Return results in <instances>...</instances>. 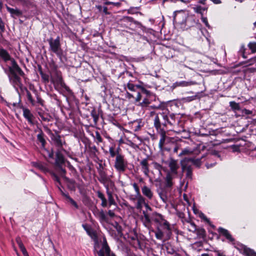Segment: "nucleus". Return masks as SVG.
I'll return each mask as SVG.
<instances>
[{"label": "nucleus", "mask_w": 256, "mask_h": 256, "mask_svg": "<svg viewBox=\"0 0 256 256\" xmlns=\"http://www.w3.org/2000/svg\"><path fill=\"white\" fill-rule=\"evenodd\" d=\"M51 79L52 82L56 88L64 86V84L63 82L62 75L58 72L56 71L54 74L52 76Z\"/></svg>", "instance_id": "obj_9"}, {"label": "nucleus", "mask_w": 256, "mask_h": 256, "mask_svg": "<svg viewBox=\"0 0 256 256\" xmlns=\"http://www.w3.org/2000/svg\"><path fill=\"white\" fill-rule=\"evenodd\" d=\"M96 139L98 142H102V138H101L100 134L98 132H96Z\"/></svg>", "instance_id": "obj_51"}, {"label": "nucleus", "mask_w": 256, "mask_h": 256, "mask_svg": "<svg viewBox=\"0 0 256 256\" xmlns=\"http://www.w3.org/2000/svg\"><path fill=\"white\" fill-rule=\"evenodd\" d=\"M202 20L205 24L206 26L210 28V25L208 23V20H207L206 18L202 16Z\"/></svg>", "instance_id": "obj_50"}, {"label": "nucleus", "mask_w": 256, "mask_h": 256, "mask_svg": "<svg viewBox=\"0 0 256 256\" xmlns=\"http://www.w3.org/2000/svg\"><path fill=\"white\" fill-rule=\"evenodd\" d=\"M248 47L252 53L256 52V42H251L248 44Z\"/></svg>", "instance_id": "obj_36"}, {"label": "nucleus", "mask_w": 256, "mask_h": 256, "mask_svg": "<svg viewBox=\"0 0 256 256\" xmlns=\"http://www.w3.org/2000/svg\"><path fill=\"white\" fill-rule=\"evenodd\" d=\"M44 136V134L42 130L37 135L38 141L41 144L42 148H44L46 142Z\"/></svg>", "instance_id": "obj_20"}, {"label": "nucleus", "mask_w": 256, "mask_h": 256, "mask_svg": "<svg viewBox=\"0 0 256 256\" xmlns=\"http://www.w3.org/2000/svg\"><path fill=\"white\" fill-rule=\"evenodd\" d=\"M90 114L94 120V124L96 125L98 120L99 118V116L97 114V112L95 110H92L90 112Z\"/></svg>", "instance_id": "obj_29"}, {"label": "nucleus", "mask_w": 256, "mask_h": 256, "mask_svg": "<svg viewBox=\"0 0 256 256\" xmlns=\"http://www.w3.org/2000/svg\"><path fill=\"white\" fill-rule=\"evenodd\" d=\"M98 196L102 200V206L103 207H106L107 206V200L106 198H104V195L102 192L100 191L97 192Z\"/></svg>", "instance_id": "obj_24"}, {"label": "nucleus", "mask_w": 256, "mask_h": 256, "mask_svg": "<svg viewBox=\"0 0 256 256\" xmlns=\"http://www.w3.org/2000/svg\"><path fill=\"white\" fill-rule=\"evenodd\" d=\"M206 0H199V2L202 4H206Z\"/></svg>", "instance_id": "obj_61"}, {"label": "nucleus", "mask_w": 256, "mask_h": 256, "mask_svg": "<svg viewBox=\"0 0 256 256\" xmlns=\"http://www.w3.org/2000/svg\"><path fill=\"white\" fill-rule=\"evenodd\" d=\"M144 195L146 196L148 199H152L153 196V194L151 190L146 186H144L142 189Z\"/></svg>", "instance_id": "obj_19"}, {"label": "nucleus", "mask_w": 256, "mask_h": 256, "mask_svg": "<svg viewBox=\"0 0 256 256\" xmlns=\"http://www.w3.org/2000/svg\"><path fill=\"white\" fill-rule=\"evenodd\" d=\"M160 113L158 114L156 116H155L154 120V126L156 129L158 130L161 129V124L160 122V119L159 117Z\"/></svg>", "instance_id": "obj_26"}, {"label": "nucleus", "mask_w": 256, "mask_h": 256, "mask_svg": "<svg viewBox=\"0 0 256 256\" xmlns=\"http://www.w3.org/2000/svg\"><path fill=\"white\" fill-rule=\"evenodd\" d=\"M230 106L233 110H239L240 109L239 104L236 103L234 101L230 102Z\"/></svg>", "instance_id": "obj_30"}, {"label": "nucleus", "mask_w": 256, "mask_h": 256, "mask_svg": "<svg viewBox=\"0 0 256 256\" xmlns=\"http://www.w3.org/2000/svg\"><path fill=\"white\" fill-rule=\"evenodd\" d=\"M21 251L22 252H24L26 251V248H24V246H23L22 247V248H20Z\"/></svg>", "instance_id": "obj_63"}, {"label": "nucleus", "mask_w": 256, "mask_h": 256, "mask_svg": "<svg viewBox=\"0 0 256 256\" xmlns=\"http://www.w3.org/2000/svg\"><path fill=\"white\" fill-rule=\"evenodd\" d=\"M126 97L129 99H130L132 98H133V96L130 94L128 92H126Z\"/></svg>", "instance_id": "obj_57"}, {"label": "nucleus", "mask_w": 256, "mask_h": 256, "mask_svg": "<svg viewBox=\"0 0 256 256\" xmlns=\"http://www.w3.org/2000/svg\"><path fill=\"white\" fill-rule=\"evenodd\" d=\"M192 153V152L188 148H184L182 150V152L178 154L179 156H183L190 155Z\"/></svg>", "instance_id": "obj_33"}, {"label": "nucleus", "mask_w": 256, "mask_h": 256, "mask_svg": "<svg viewBox=\"0 0 256 256\" xmlns=\"http://www.w3.org/2000/svg\"><path fill=\"white\" fill-rule=\"evenodd\" d=\"M38 114L41 118L42 120L46 122H48L50 121V116L48 114L38 112Z\"/></svg>", "instance_id": "obj_23"}, {"label": "nucleus", "mask_w": 256, "mask_h": 256, "mask_svg": "<svg viewBox=\"0 0 256 256\" xmlns=\"http://www.w3.org/2000/svg\"><path fill=\"white\" fill-rule=\"evenodd\" d=\"M26 96L28 100L32 104H34V100L32 99V96L30 92H27Z\"/></svg>", "instance_id": "obj_42"}, {"label": "nucleus", "mask_w": 256, "mask_h": 256, "mask_svg": "<svg viewBox=\"0 0 256 256\" xmlns=\"http://www.w3.org/2000/svg\"><path fill=\"white\" fill-rule=\"evenodd\" d=\"M113 226L114 227L117 231V236H122V226L116 222L113 223Z\"/></svg>", "instance_id": "obj_28"}, {"label": "nucleus", "mask_w": 256, "mask_h": 256, "mask_svg": "<svg viewBox=\"0 0 256 256\" xmlns=\"http://www.w3.org/2000/svg\"><path fill=\"white\" fill-rule=\"evenodd\" d=\"M142 90L144 92L146 93V94H148V91L147 90H146V89H144V88H142Z\"/></svg>", "instance_id": "obj_64"}, {"label": "nucleus", "mask_w": 256, "mask_h": 256, "mask_svg": "<svg viewBox=\"0 0 256 256\" xmlns=\"http://www.w3.org/2000/svg\"><path fill=\"white\" fill-rule=\"evenodd\" d=\"M42 78L44 80V82L48 81V76L47 74H43L42 72H40Z\"/></svg>", "instance_id": "obj_49"}, {"label": "nucleus", "mask_w": 256, "mask_h": 256, "mask_svg": "<svg viewBox=\"0 0 256 256\" xmlns=\"http://www.w3.org/2000/svg\"><path fill=\"white\" fill-rule=\"evenodd\" d=\"M163 236H164L163 232L160 229H158V230L156 232V237L158 239L162 240Z\"/></svg>", "instance_id": "obj_38"}, {"label": "nucleus", "mask_w": 256, "mask_h": 256, "mask_svg": "<svg viewBox=\"0 0 256 256\" xmlns=\"http://www.w3.org/2000/svg\"><path fill=\"white\" fill-rule=\"evenodd\" d=\"M144 203V198L140 195H138L137 208H140L142 206V204Z\"/></svg>", "instance_id": "obj_34"}, {"label": "nucleus", "mask_w": 256, "mask_h": 256, "mask_svg": "<svg viewBox=\"0 0 256 256\" xmlns=\"http://www.w3.org/2000/svg\"><path fill=\"white\" fill-rule=\"evenodd\" d=\"M178 149H179L178 146H176L174 148V152H176V153L178 152Z\"/></svg>", "instance_id": "obj_59"}, {"label": "nucleus", "mask_w": 256, "mask_h": 256, "mask_svg": "<svg viewBox=\"0 0 256 256\" xmlns=\"http://www.w3.org/2000/svg\"><path fill=\"white\" fill-rule=\"evenodd\" d=\"M34 166L38 168H39L40 170L44 172H47L49 171L48 168L46 166L40 162H34Z\"/></svg>", "instance_id": "obj_22"}, {"label": "nucleus", "mask_w": 256, "mask_h": 256, "mask_svg": "<svg viewBox=\"0 0 256 256\" xmlns=\"http://www.w3.org/2000/svg\"><path fill=\"white\" fill-rule=\"evenodd\" d=\"M197 236L200 238H206V230L204 228L196 229L195 231Z\"/></svg>", "instance_id": "obj_25"}, {"label": "nucleus", "mask_w": 256, "mask_h": 256, "mask_svg": "<svg viewBox=\"0 0 256 256\" xmlns=\"http://www.w3.org/2000/svg\"><path fill=\"white\" fill-rule=\"evenodd\" d=\"M37 102L40 104L41 106H44V100L40 98H37Z\"/></svg>", "instance_id": "obj_55"}, {"label": "nucleus", "mask_w": 256, "mask_h": 256, "mask_svg": "<svg viewBox=\"0 0 256 256\" xmlns=\"http://www.w3.org/2000/svg\"><path fill=\"white\" fill-rule=\"evenodd\" d=\"M64 163V158L61 153V150H58L56 152V166H60Z\"/></svg>", "instance_id": "obj_14"}, {"label": "nucleus", "mask_w": 256, "mask_h": 256, "mask_svg": "<svg viewBox=\"0 0 256 256\" xmlns=\"http://www.w3.org/2000/svg\"><path fill=\"white\" fill-rule=\"evenodd\" d=\"M207 8H202L200 6H198L194 8L196 12L202 14V11L207 10Z\"/></svg>", "instance_id": "obj_37"}, {"label": "nucleus", "mask_w": 256, "mask_h": 256, "mask_svg": "<svg viewBox=\"0 0 256 256\" xmlns=\"http://www.w3.org/2000/svg\"><path fill=\"white\" fill-rule=\"evenodd\" d=\"M98 248H99L98 240V238H96L94 239V249H95V250H98Z\"/></svg>", "instance_id": "obj_52"}, {"label": "nucleus", "mask_w": 256, "mask_h": 256, "mask_svg": "<svg viewBox=\"0 0 256 256\" xmlns=\"http://www.w3.org/2000/svg\"><path fill=\"white\" fill-rule=\"evenodd\" d=\"M142 170L145 175L148 176L149 173L148 164L147 159L145 158L140 162Z\"/></svg>", "instance_id": "obj_17"}, {"label": "nucleus", "mask_w": 256, "mask_h": 256, "mask_svg": "<svg viewBox=\"0 0 256 256\" xmlns=\"http://www.w3.org/2000/svg\"><path fill=\"white\" fill-rule=\"evenodd\" d=\"M98 216L101 222L104 224H109L107 216L103 210L100 211Z\"/></svg>", "instance_id": "obj_21"}, {"label": "nucleus", "mask_w": 256, "mask_h": 256, "mask_svg": "<svg viewBox=\"0 0 256 256\" xmlns=\"http://www.w3.org/2000/svg\"><path fill=\"white\" fill-rule=\"evenodd\" d=\"M68 200L70 204L71 205L74 206L76 208L78 209V205L76 202H75L72 198H71L69 196H66V198Z\"/></svg>", "instance_id": "obj_35"}, {"label": "nucleus", "mask_w": 256, "mask_h": 256, "mask_svg": "<svg viewBox=\"0 0 256 256\" xmlns=\"http://www.w3.org/2000/svg\"><path fill=\"white\" fill-rule=\"evenodd\" d=\"M158 133L160 135V140L158 146L161 151L163 150V147L165 143L166 138V132L164 129L159 130Z\"/></svg>", "instance_id": "obj_12"}, {"label": "nucleus", "mask_w": 256, "mask_h": 256, "mask_svg": "<svg viewBox=\"0 0 256 256\" xmlns=\"http://www.w3.org/2000/svg\"><path fill=\"white\" fill-rule=\"evenodd\" d=\"M56 186L58 187V190H60V192L61 194H62V196H64L66 198V196H69L68 194H66V193H64V192H63V190H62L61 188H60V185H59V184L58 185V184H56Z\"/></svg>", "instance_id": "obj_45"}, {"label": "nucleus", "mask_w": 256, "mask_h": 256, "mask_svg": "<svg viewBox=\"0 0 256 256\" xmlns=\"http://www.w3.org/2000/svg\"><path fill=\"white\" fill-rule=\"evenodd\" d=\"M8 78L10 84L17 91H18L19 88H22V84L21 82V78L18 74L9 76Z\"/></svg>", "instance_id": "obj_10"}, {"label": "nucleus", "mask_w": 256, "mask_h": 256, "mask_svg": "<svg viewBox=\"0 0 256 256\" xmlns=\"http://www.w3.org/2000/svg\"><path fill=\"white\" fill-rule=\"evenodd\" d=\"M52 140L56 146L58 148V150H65L62 148L64 144H66L64 140L60 136L57 134H52L50 135Z\"/></svg>", "instance_id": "obj_6"}, {"label": "nucleus", "mask_w": 256, "mask_h": 256, "mask_svg": "<svg viewBox=\"0 0 256 256\" xmlns=\"http://www.w3.org/2000/svg\"><path fill=\"white\" fill-rule=\"evenodd\" d=\"M150 104V100L148 98H144L142 102L140 103V106L142 107H146Z\"/></svg>", "instance_id": "obj_40"}, {"label": "nucleus", "mask_w": 256, "mask_h": 256, "mask_svg": "<svg viewBox=\"0 0 256 256\" xmlns=\"http://www.w3.org/2000/svg\"><path fill=\"white\" fill-rule=\"evenodd\" d=\"M132 76V74L130 72L128 71H126L120 76L118 78L120 80L121 79L124 80L123 86L124 88H126V86L127 85L128 88L130 90L134 91L136 86L130 83L131 80L130 78Z\"/></svg>", "instance_id": "obj_4"}, {"label": "nucleus", "mask_w": 256, "mask_h": 256, "mask_svg": "<svg viewBox=\"0 0 256 256\" xmlns=\"http://www.w3.org/2000/svg\"><path fill=\"white\" fill-rule=\"evenodd\" d=\"M159 195L162 200L164 202H166L168 200V198L166 196L164 192L159 193Z\"/></svg>", "instance_id": "obj_43"}, {"label": "nucleus", "mask_w": 256, "mask_h": 256, "mask_svg": "<svg viewBox=\"0 0 256 256\" xmlns=\"http://www.w3.org/2000/svg\"><path fill=\"white\" fill-rule=\"evenodd\" d=\"M154 168H156V170H158L160 171H160L162 168V166L157 162H154Z\"/></svg>", "instance_id": "obj_46"}, {"label": "nucleus", "mask_w": 256, "mask_h": 256, "mask_svg": "<svg viewBox=\"0 0 256 256\" xmlns=\"http://www.w3.org/2000/svg\"><path fill=\"white\" fill-rule=\"evenodd\" d=\"M22 254L24 256H28V253L26 250V251L24 252H22Z\"/></svg>", "instance_id": "obj_62"}, {"label": "nucleus", "mask_w": 256, "mask_h": 256, "mask_svg": "<svg viewBox=\"0 0 256 256\" xmlns=\"http://www.w3.org/2000/svg\"><path fill=\"white\" fill-rule=\"evenodd\" d=\"M168 164L170 171L167 172L165 178L166 186L170 188L173 185L172 180L178 174L179 165L178 160L174 158H170Z\"/></svg>", "instance_id": "obj_1"}, {"label": "nucleus", "mask_w": 256, "mask_h": 256, "mask_svg": "<svg viewBox=\"0 0 256 256\" xmlns=\"http://www.w3.org/2000/svg\"><path fill=\"white\" fill-rule=\"evenodd\" d=\"M10 63L11 65L8 66V69L11 75L18 74L20 76H23L24 74V72L14 58L11 60Z\"/></svg>", "instance_id": "obj_8"}, {"label": "nucleus", "mask_w": 256, "mask_h": 256, "mask_svg": "<svg viewBox=\"0 0 256 256\" xmlns=\"http://www.w3.org/2000/svg\"><path fill=\"white\" fill-rule=\"evenodd\" d=\"M102 242V248L98 251V256H110V249L108 246L105 237L102 238V240H100Z\"/></svg>", "instance_id": "obj_7"}, {"label": "nucleus", "mask_w": 256, "mask_h": 256, "mask_svg": "<svg viewBox=\"0 0 256 256\" xmlns=\"http://www.w3.org/2000/svg\"><path fill=\"white\" fill-rule=\"evenodd\" d=\"M50 174H51L52 176L53 180L55 182H58L59 185H60L61 183L60 182V180L59 178L58 177V176L53 172H50Z\"/></svg>", "instance_id": "obj_41"}, {"label": "nucleus", "mask_w": 256, "mask_h": 256, "mask_svg": "<svg viewBox=\"0 0 256 256\" xmlns=\"http://www.w3.org/2000/svg\"><path fill=\"white\" fill-rule=\"evenodd\" d=\"M187 229L190 232H195L196 230V226L194 222H188L187 225Z\"/></svg>", "instance_id": "obj_31"}, {"label": "nucleus", "mask_w": 256, "mask_h": 256, "mask_svg": "<svg viewBox=\"0 0 256 256\" xmlns=\"http://www.w3.org/2000/svg\"><path fill=\"white\" fill-rule=\"evenodd\" d=\"M113 156H115L114 167L120 172H124L126 168L127 162L124 158V156L119 152L114 153L113 151Z\"/></svg>", "instance_id": "obj_3"}, {"label": "nucleus", "mask_w": 256, "mask_h": 256, "mask_svg": "<svg viewBox=\"0 0 256 256\" xmlns=\"http://www.w3.org/2000/svg\"><path fill=\"white\" fill-rule=\"evenodd\" d=\"M16 242L20 248H22V247L24 246L20 238H16Z\"/></svg>", "instance_id": "obj_48"}, {"label": "nucleus", "mask_w": 256, "mask_h": 256, "mask_svg": "<svg viewBox=\"0 0 256 256\" xmlns=\"http://www.w3.org/2000/svg\"><path fill=\"white\" fill-rule=\"evenodd\" d=\"M132 186H133V187L136 191V194L138 196V195H140V190H139V188H138V184H136V183H134L132 184Z\"/></svg>", "instance_id": "obj_44"}, {"label": "nucleus", "mask_w": 256, "mask_h": 256, "mask_svg": "<svg viewBox=\"0 0 256 256\" xmlns=\"http://www.w3.org/2000/svg\"><path fill=\"white\" fill-rule=\"evenodd\" d=\"M195 84H196V82H192V81H189V82L182 81V82H176L172 84V85L171 86V88L172 90H174L178 86L186 87V86L193 85Z\"/></svg>", "instance_id": "obj_13"}, {"label": "nucleus", "mask_w": 256, "mask_h": 256, "mask_svg": "<svg viewBox=\"0 0 256 256\" xmlns=\"http://www.w3.org/2000/svg\"><path fill=\"white\" fill-rule=\"evenodd\" d=\"M160 116L164 120V122H162V124L164 126H166L167 124H170V122L168 121V116L166 114H165L164 113H160Z\"/></svg>", "instance_id": "obj_32"}, {"label": "nucleus", "mask_w": 256, "mask_h": 256, "mask_svg": "<svg viewBox=\"0 0 256 256\" xmlns=\"http://www.w3.org/2000/svg\"><path fill=\"white\" fill-rule=\"evenodd\" d=\"M164 229L168 231V233H170V228L168 222L165 221L162 225Z\"/></svg>", "instance_id": "obj_39"}, {"label": "nucleus", "mask_w": 256, "mask_h": 256, "mask_svg": "<svg viewBox=\"0 0 256 256\" xmlns=\"http://www.w3.org/2000/svg\"><path fill=\"white\" fill-rule=\"evenodd\" d=\"M48 42L50 45V50L56 54L58 57L61 58L62 50L61 48L60 36H57L55 40L50 38L48 40Z\"/></svg>", "instance_id": "obj_2"}, {"label": "nucleus", "mask_w": 256, "mask_h": 256, "mask_svg": "<svg viewBox=\"0 0 256 256\" xmlns=\"http://www.w3.org/2000/svg\"><path fill=\"white\" fill-rule=\"evenodd\" d=\"M182 170L183 172H186V178L191 180L192 176V166L188 164V160H182L180 161Z\"/></svg>", "instance_id": "obj_5"}, {"label": "nucleus", "mask_w": 256, "mask_h": 256, "mask_svg": "<svg viewBox=\"0 0 256 256\" xmlns=\"http://www.w3.org/2000/svg\"><path fill=\"white\" fill-rule=\"evenodd\" d=\"M108 204H109V205L110 206L111 205H112V195L111 194L108 192Z\"/></svg>", "instance_id": "obj_53"}, {"label": "nucleus", "mask_w": 256, "mask_h": 256, "mask_svg": "<svg viewBox=\"0 0 256 256\" xmlns=\"http://www.w3.org/2000/svg\"><path fill=\"white\" fill-rule=\"evenodd\" d=\"M196 98V96H188L184 98V100L185 102H190L194 100H195Z\"/></svg>", "instance_id": "obj_47"}, {"label": "nucleus", "mask_w": 256, "mask_h": 256, "mask_svg": "<svg viewBox=\"0 0 256 256\" xmlns=\"http://www.w3.org/2000/svg\"><path fill=\"white\" fill-rule=\"evenodd\" d=\"M142 98V95L140 92H138L136 94V102H139Z\"/></svg>", "instance_id": "obj_54"}, {"label": "nucleus", "mask_w": 256, "mask_h": 256, "mask_svg": "<svg viewBox=\"0 0 256 256\" xmlns=\"http://www.w3.org/2000/svg\"><path fill=\"white\" fill-rule=\"evenodd\" d=\"M7 10L10 14L12 17L20 16L22 13V12L18 8H11L8 6H6Z\"/></svg>", "instance_id": "obj_16"}, {"label": "nucleus", "mask_w": 256, "mask_h": 256, "mask_svg": "<svg viewBox=\"0 0 256 256\" xmlns=\"http://www.w3.org/2000/svg\"><path fill=\"white\" fill-rule=\"evenodd\" d=\"M219 232H220L228 240H229L232 242L234 240V239L232 238L231 234L229 233L228 230L222 228H220L218 230Z\"/></svg>", "instance_id": "obj_18"}, {"label": "nucleus", "mask_w": 256, "mask_h": 256, "mask_svg": "<svg viewBox=\"0 0 256 256\" xmlns=\"http://www.w3.org/2000/svg\"><path fill=\"white\" fill-rule=\"evenodd\" d=\"M184 160H188V164H190V162H192L194 166H196L199 168L200 167L201 165V161L200 159H194L192 158H185Z\"/></svg>", "instance_id": "obj_27"}, {"label": "nucleus", "mask_w": 256, "mask_h": 256, "mask_svg": "<svg viewBox=\"0 0 256 256\" xmlns=\"http://www.w3.org/2000/svg\"><path fill=\"white\" fill-rule=\"evenodd\" d=\"M215 4H220L221 3L220 0H210Z\"/></svg>", "instance_id": "obj_58"}, {"label": "nucleus", "mask_w": 256, "mask_h": 256, "mask_svg": "<svg viewBox=\"0 0 256 256\" xmlns=\"http://www.w3.org/2000/svg\"><path fill=\"white\" fill-rule=\"evenodd\" d=\"M108 8L106 7H104V9H103V12L106 14H108Z\"/></svg>", "instance_id": "obj_60"}, {"label": "nucleus", "mask_w": 256, "mask_h": 256, "mask_svg": "<svg viewBox=\"0 0 256 256\" xmlns=\"http://www.w3.org/2000/svg\"><path fill=\"white\" fill-rule=\"evenodd\" d=\"M0 57L3 60L4 62H7L8 60H11L13 58H12L8 51L3 48H0Z\"/></svg>", "instance_id": "obj_15"}, {"label": "nucleus", "mask_w": 256, "mask_h": 256, "mask_svg": "<svg viewBox=\"0 0 256 256\" xmlns=\"http://www.w3.org/2000/svg\"><path fill=\"white\" fill-rule=\"evenodd\" d=\"M23 116L24 118L27 120L28 122L32 125L34 124V116L33 114L31 112L30 110L28 108H23Z\"/></svg>", "instance_id": "obj_11"}, {"label": "nucleus", "mask_w": 256, "mask_h": 256, "mask_svg": "<svg viewBox=\"0 0 256 256\" xmlns=\"http://www.w3.org/2000/svg\"><path fill=\"white\" fill-rule=\"evenodd\" d=\"M244 112L246 114H252V112L251 110L246 109H244Z\"/></svg>", "instance_id": "obj_56"}]
</instances>
